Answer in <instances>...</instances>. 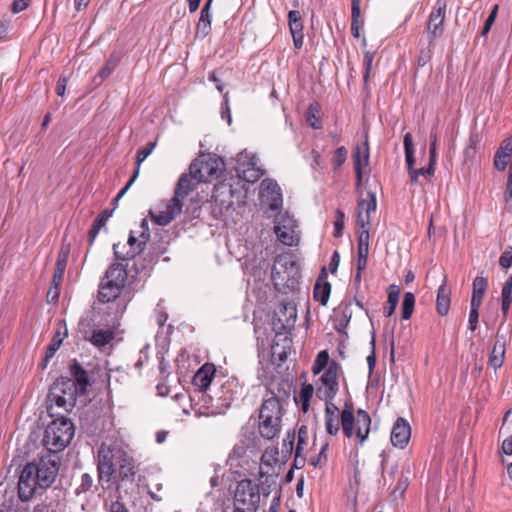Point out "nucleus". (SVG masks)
Returning <instances> with one entry per match:
<instances>
[{
  "instance_id": "f257e3e1",
  "label": "nucleus",
  "mask_w": 512,
  "mask_h": 512,
  "mask_svg": "<svg viewBox=\"0 0 512 512\" xmlns=\"http://www.w3.org/2000/svg\"><path fill=\"white\" fill-rule=\"evenodd\" d=\"M59 450H47L39 460L27 463L19 477L18 495L22 501L30 500L38 490L49 488L60 468Z\"/></svg>"
},
{
  "instance_id": "f03ea898",
  "label": "nucleus",
  "mask_w": 512,
  "mask_h": 512,
  "mask_svg": "<svg viewBox=\"0 0 512 512\" xmlns=\"http://www.w3.org/2000/svg\"><path fill=\"white\" fill-rule=\"evenodd\" d=\"M97 468L99 478L106 481H110L116 471L122 479H132L137 472L134 459L125 450H99Z\"/></svg>"
},
{
  "instance_id": "7ed1b4c3",
  "label": "nucleus",
  "mask_w": 512,
  "mask_h": 512,
  "mask_svg": "<svg viewBox=\"0 0 512 512\" xmlns=\"http://www.w3.org/2000/svg\"><path fill=\"white\" fill-rule=\"evenodd\" d=\"M290 398V386L284 381L270 383L266 387L262 403L258 409L259 415L268 418L283 419Z\"/></svg>"
},
{
  "instance_id": "20e7f679",
  "label": "nucleus",
  "mask_w": 512,
  "mask_h": 512,
  "mask_svg": "<svg viewBox=\"0 0 512 512\" xmlns=\"http://www.w3.org/2000/svg\"><path fill=\"white\" fill-rule=\"evenodd\" d=\"M127 279V267L123 263L116 262L109 265L99 284V302L108 303L118 298L126 285Z\"/></svg>"
},
{
  "instance_id": "39448f33",
  "label": "nucleus",
  "mask_w": 512,
  "mask_h": 512,
  "mask_svg": "<svg viewBox=\"0 0 512 512\" xmlns=\"http://www.w3.org/2000/svg\"><path fill=\"white\" fill-rule=\"evenodd\" d=\"M271 277L277 291L294 292L298 289L301 278L300 267L287 257H279L272 267Z\"/></svg>"
},
{
  "instance_id": "423d86ee",
  "label": "nucleus",
  "mask_w": 512,
  "mask_h": 512,
  "mask_svg": "<svg viewBox=\"0 0 512 512\" xmlns=\"http://www.w3.org/2000/svg\"><path fill=\"white\" fill-rule=\"evenodd\" d=\"M239 398V385L235 379H227L220 382L215 381L209 393H207L206 404L213 412L222 414L232 403Z\"/></svg>"
},
{
  "instance_id": "0eeeda50",
  "label": "nucleus",
  "mask_w": 512,
  "mask_h": 512,
  "mask_svg": "<svg viewBox=\"0 0 512 512\" xmlns=\"http://www.w3.org/2000/svg\"><path fill=\"white\" fill-rule=\"evenodd\" d=\"M371 418L368 412L363 409L357 411V418L353 413V404L346 402L341 412V426L344 435L347 438H351L354 435V429L356 427V437L358 443L362 444L368 437L370 430Z\"/></svg>"
},
{
  "instance_id": "6e6552de",
  "label": "nucleus",
  "mask_w": 512,
  "mask_h": 512,
  "mask_svg": "<svg viewBox=\"0 0 512 512\" xmlns=\"http://www.w3.org/2000/svg\"><path fill=\"white\" fill-rule=\"evenodd\" d=\"M75 434V427L72 421L65 415L54 417L43 432L41 443L44 448L49 445L66 448Z\"/></svg>"
},
{
  "instance_id": "1a4fd4ad",
  "label": "nucleus",
  "mask_w": 512,
  "mask_h": 512,
  "mask_svg": "<svg viewBox=\"0 0 512 512\" xmlns=\"http://www.w3.org/2000/svg\"><path fill=\"white\" fill-rule=\"evenodd\" d=\"M260 501L258 487L250 480H242L238 483L234 495L236 511L255 512Z\"/></svg>"
},
{
  "instance_id": "9d476101",
  "label": "nucleus",
  "mask_w": 512,
  "mask_h": 512,
  "mask_svg": "<svg viewBox=\"0 0 512 512\" xmlns=\"http://www.w3.org/2000/svg\"><path fill=\"white\" fill-rule=\"evenodd\" d=\"M223 162L221 159L207 155L204 158L192 161L189 166L190 173L197 179V183L199 182H210L214 179H217L222 174V166Z\"/></svg>"
},
{
  "instance_id": "9b49d317",
  "label": "nucleus",
  "mask_w": 512,
  "mask_h": 512,
  "mask_svg": "<svg viewBox=\"0 0 512 512\" xmlns=\"http://www.w3.org/2000/svg\"><path fill=\"white\" fill-rule=\"evenodd\" d=\"M341 369V365L337 361H330L328 368L319 378V382L322 386L316 388L315 393L318 399L335 398L339 391L338 378Z\"/></svg>"
},
{
  "instance_id": "f8f14e48",
  "label": "nucleus",
  "mask_w": 512,
  "mask_h": 512,
  "mask_svg": "<svg viewBox=\"0 0 512 512\" xmlns=\"http://www.w3.org/2000/svg\"><path fill=\"white\" fill-rule=\"evenodd\" d=\"M296 319V305L293 302H282L274 312L272 329L276 335L287 334L294 327Z\"/></svg>"
},
{
  "instance_id": "ddd939ff",
  "label": "nucleus",
  "mask_w": 512,
  "mask_h": 512,
  "mask_svg": "<svg viewBox=\"0 0 512 512\" xmlns=\"http://www.w3.org/2000/svg\"><path fill=\"white\" fill-rule=\"evenodd\" d=\"M447 9V0H437L429 15L427 22V35L430 46H435V39L444 33V21Z\"/></svg>"
},
{
  "instance_id": "4468645a",
  "label": "nucleus",
  "mask_w": 512,
  "mask_h": 512,
  "mask_svg": "<svg viewBox=\"0 0 512 512\" xmlns=\"http://www.w3.org/2000/svg\"><path fill=\"white\" fill-rule=\"evenodd\" d=\"M295 220L287 212H279L274 220V233L277 239L286 246L295 244Z\"/></svg>"
},
{
  "instance_id": "2eb2a0df",
  "label": "nucleus",
  "mask_w": 512,
  "mask_h": 512,
  "mask_svg": "<svg viewBox=\"0 0 512 512\" xmlns=\"http://www.w3.org/2000/svg\"><path fill=\"white\" fill-rule=\"evenodd\" d=\"M75 405L76 401H74V398H69L50 388L46 400V409L48 415L51 418L60 417L61 415H64L62 412L55 411V408L62 409L64 413H69L73 410Z\"/></svg>"
},
{
  "instance_id": "dca6fc26",
  "label": "nucleus",
  "mask_w": 512,
  "mask_h": 512,
  "mask_svg": "<svg viewBox=\"0 0 512 512\" xmlns=\"http://www.w3.org/2000/svg\"><path fill=\"white\" fill-rule=\"evenodd\" d=\"M283 419L258 416V432L261 438L277 445L282 431Z\"/></svg>"
},
{
  "instance_id": "f3484780",
  "label": "nucleus",
  "mask_w": 512,
  "mask_h": 512,
  "mask_svg": "<svg viewBox=\"0 0 512 512\" xmlns=\"http://www.w3.org/2000/svg\"><path fill=\"white\" fill-rule=\"evenodd\" d=\"M215 374V365L213 363H205L194 374L192 378V385L196 390L199 392H204L207 396V393L210 392L213 384L215 383Z\"/></svg>"
},
{
  "instance_id": "a211bd4d",
  "label": "nucleus",
  "mask_w": 512,
  "mask_h": 512,
  "mask_svg": "<svg viewBox=\"0 0 512 512\" xmlns=\"http://www.w3.org/2000/svg\"><path fill=\"white\" fill-rule=\"evenodd\" d=\"M261 195L266 198L270 210L281 211L283 206V196L281 188L275 180L266 179L262 181Z\"/></svg>"
},
{
  "instance_id": "6ab92c4d",
  "label": "nucleus",
  "mask_w": 512,
  "mask_h": 512,
  "mask_svg": "<svg viewBox=\"0 0 512 512\" xmlns=\"http://www.w3.org/2000/svg\"><path fill=\"white\" fill-rule=\"evenodd\" d=\"M183 204H178L176 199H171L166 208L159 213L149 212L151 219L160 226H166L172 222L182 211Z\"/></svg>"
},
{
  "instance_id": "aec40b11",
  "label": "nucleus",
  "mask_w": 512,
  "mask_h": 512,
  "mask_svg": "<svg viewBox=\"0 0 512 512\" xmlns=\"http://www.w3.org/2000/svg\"><path fill=\"white\" fill-rule=\"evenodd\" d=\"M411 437V427L402 417H399L394 423L391 431V443L393 446L404 448Z\"/></svg>"
},
{
  "instance_id": "412c9836",
  "label": "nucleus",
  "mask_w": 512,
  "mask_h": 512,
  "mask_svg": "<svg viewBox=\"0 0 512 512\" xmlns=\"http://www.w3.org/2000/svg\"><path fill=\"white\" fill-rule=\"evenodd\" d=\"M69 372L73 384H75L78 389V393L84 396L87 392L88 386L90 385L88 372L77 360L72 361L69 366Z\"/></svg>"
},
{
  "instance_id": "4be33fe9",
  "label": "nucleus",
  "mask_w": 512,
  "mask_h": 512,
  "mask_svg": "<svg viewBox=\"0 0 512 512\" xmlns=\"http://www.w3.org/2000/svg\"><path fill=\"white\" fill-rule=\"evenodd\" d=\"M68 331L64 321H59L56 332L47 347L45 356L41 363V368L45 369L48 362L53 358L57 350L60 348L64 339L67 337Z\"/></svg>"
},
{
  "instance_id": "5701e85b",
  "label": "nucleus",
  "mask_w": 512,
  "mask_h": 512,
  "mask_svg": "<svg viewBox=\"0 0 512 512\" xmlns=\"http://www.w3.org/2000/svg\"><path fill=\"white\" fill-rule=\"evenodd\" d=\"M331 293V284L327 281L326 268L323 267L313 289V298L316 302L325 306Z\"/></svg>"
},
{
  "instance_id": "b1692460",
  "label": "nucleus",
  "mask_w": 512,
  "mask_h": 512,
  "mask_svg": "<svg viewBox=\"0 0 512 512\" xmlns=\"http://www.w3.org/2000/svg\"><path fill=\"white\" fill-rule=\"evenodd\" d=\"M195 181L197 182V179L192 173H183L178 179L172 199H176L178 204H182L181 200L195 188Z\"/></svg>"
},
{
  "instance_id": "393cba45",
  "label": "nucleus",
  "mask_w": 512,
  "mask_h": 512,
  "mask_svg": "<svg viewBox=\"0 0 512 512\" xmlns=\"http://www.w3.org/2000/svg\"><path fill=\"white\" fill-rule=\"evenodd\" d=\"M212 0H207L200 12L199 21L196 27V36L205 38L211 32L212 14L210 12Z\"/></svg>"
},
{
  "instance_id": "a878e982",
  "label": "nucleus",
  "mask_w": 512,
  "mask_h": 512,
  "mask_svg": "<svg viewBox=\"0 0 512 512\" xmlns=\"http://www.w3.org/2000/svg\"><path fill=\"white\" fill-rule=\"evenodd\" d=\"M50 388L69 398H74V401L81 396L70 377L61 376L57 378Z\"/></svg>"
},
{
  "instance_id": "bb28decb",
  "label": "nucleus",
  "mask_w": 512,
  "mask_h": 512,
  "mask_svg": "<svg viewBox=\"0 0 512 512\" xmlns=\"http://www.w3.org/2000/svg\"><path fill=\"white\" fill-rule=\"evenodd\" d=\"M472 286L470 306L480 308L483 297L488 289V279L483 276H476L473 280Z\"/></svg>"
},
{
  "instance_id": "cd10ccee",
  "label": "nucleus",
  "mask_w": 512,
  "mask_h": 512,
  "mask_svg": "<svg viewBox=\"0 0 512 512\" xmlns=\"http://www.w3.org/2000/svg\"><path fill=\"white\" fill-rule=\"evenodd\" d=\"M451 291L444 281L437 290L436 310L440 316H446L451 304Z\"/></svg>"
},
{
  "instance_id": "c85d7f7f",
  "label": "nucleus",
  "mask_w": 512,
  "mask_h": 512,
  "mask_svg": "<svg viewBox=\"0 0 512 512\" xmlns=\"http://www.w3.org/2000/svg\"><path fill=\"white\" fill-rule=\"evenodd\" d=\"M370 234L366 231H359L358 235V270H365L368 263Z\"/></svg>"
},
{
  "instance_id": "c756f323",
  "label": "nucleus",
  "mask_w": 512,
  "mask_h": 512,
  "mask_svg": "<svg viewBox=\"0 0 512 512\" xmlns=\"http://www.w3.org/2000/svg\"><path fill=\"white\" fill-rule=\"evenodd\" d=\"M113 209L108 210L105 209L101 213L97 215V217L93 220V223L91 225V228L88 232V243L89 246H92L97 235L99 234L100 230L105 227L107 220L112 216Z\"/></svg>"
},
{
  "instance_id": "7c9ffc66",
  "label": "nucleus",
  "mask_w": 512,
  "mask_h": 512,
  "mask_svg": "<svg viewBox=\"0 0 512 512\" xmlns=\"http://www.w3.org/2000/svg\"><path fill=\"white\" fill-rule=\"evenodd\" d=\"M505 352V342H500V340H496L488 359V364L494 370L499 369L503 365L505 359Z\"/></svg>"
},
{
  "instance_id": "2f4dec72",
  "label": "nucleus",
  "mask_w": 512,
  "mask_h": 512,
  "mask_svg": "<svg viewBox=\"0 0 512 512\" xmlns=\"http://www.w3.org/2000/svg\"><path fill=\"white\" fill-rule=\"evenodd\" d=\"M400 292H401V289L398 285L391 284L388 287L387 303L383 308V313H384L385 317H390L395 312L396 307L399 302Z\"/></svg>"
},
{
  "instance_id": "473e14b6",
  "label": "nucleus",
  "mask_w": 512,
  "mask_h": 512,
  "mask_svg": "<svg viewBox=\"0 0 512 512\" xmlns=\"http://www.w3.org/2000/svg\"><path fill=\"white\" fill-rule=\"evenodd\" d=\"M435 165L436 162H431V158L429 157V163L426 167H421L419 169L414 168L411 172H409L410 182L413 185L420 184L419 177L422 176L425 180L429 181L434 176L435 173Z\"/></svg>"
},
{
  "instance_id": "72a5a7b5",
  "label": "nucleus",
  "mask_w": 512,
  "mask_h": 512,
  "mask_svg": "<svg viewBox=\"0 0 512 512\" xmlns=\"http://www.w3.org/2000/svg\"><path fill=\"white\" fill-rule=\"evenodd\" d=\"M353 165H354V171H357V168L359 171H363V167H367L369 164V146L368 142L365 141L363 143V152L361 151V148L357 146L353 151Z\"/></svg>"
},
{
  "instance_id": "f704fd0d",
  "label": "nucleus",
  "mask_w": 512,
  "mask_h": 512,
  "mask_svg": "<svg viewBox=\"0 0 512 512\" xmlns=\"http://www.w3.org/2000/svg\"><path fill=\"white\" fill-rule=\"evenodd\" d=\"M314 393L312 384L304 383L300 389L298 396L294 397L296 404L300 405L301 410L307 413L310 407V400Z\"/></svg>"
},
{
  "instance_id": "c9c22d12",
  "label": "nucleus",
  "mask_w": 512,
  "mask_h": 512,
  "mask_svg": "<svg viewBox=\"0 0 512 512\" xmlns=\"http://www.w3.org/2000/svg\"><path fill=\"white\" fill-rule=\"evenodd\" d=\"M360 4L361 0H351V34L355 38L360 37V28L363 25V22L360 21Z\"/></svg>"
},
{
  "instance_id": "e433bc0d",
  "label": "nucleus",
  "mask_w": 512,
  "mask_h": 512,
  "mask_svg": "<svg viewBox=\"0 0 512 512\" xmlns=\"http://www.w3.org/2000/svg\"><path fill=\"white\" fill-rule=\"evenodd\" d=\"M512 303V275L505 281L501 291V312L506 319Z\"/></svg>"
},
{
  "instance_id": "4c0bfd02",
  "label": "nucleus",
  "mask_w": 512,
  "mask_h": 512,
  "mask_svg": "<svg viewBox=\"0 0 512 512\" xmlns=\"http://www.w3.org/2000/svg\"><path fill=\"white\" fill-rule=\"evenodd\" d=\"M114 339V332L112 330H94L90 338L91 343L96 347H104Z\"/></svg>"
},
{
  "instance_id": "58836bf2",
  "label": "nucleus",
  "mask_w": 512,
  "mask_h": 512,
  "mask_svg": "<svg viewBox=\"0 0 512 512\" xmlns=\"http://www.w3.org/2000/svg\"><path fill=\"white\" fill-rule=\"evenodd\" d=\"M404 144V152H405V161L408 173L411 172L415 167V157H414V147L412 136L410 133H406L403 139Z\"/></svg>"
},
{
  "instance_id": "ea45409f",
  "label": "nucleus",
  "mask_w": 512,
  "mask_h": 512,
  "mask_svg": "<svg viewBox=\"0 0 512 512\" xmlns=\"http://www.w3.org/2000/svg\"><path fill=\"white\" fill-rule=\"evenodd\" d=\"M288 24L291 34H304V24L300 11L290 10L288 13Z\"/></svg>"
},
{
  "instance_id": "a19ab883",
  "label": "nucleus",
  "mask_w": 512,
  "mask_h": 512,
  "mask_svg": "<svg viewBox=\"0 0 512 512\" xmlns=\"http://www.w3.org/2000/svg\"><path fill=\"white\" fill-rule=\"evenodd\" d=\"M312 450H295V461H297V458L299 456L304 455L305 457L309 456L308 462L313 467H322L327 462V455L325 453V450H320L317 456L309 455V452Z\"/></svg>"
},
{
  "instance_id": "79ce46f5",
  "label": "nucleus",
  "mask_w": 512,
  "mask_h": 512,
  "mask_svg": "<svg viewBox=\"0 0 512 512\" xmlns=\"http://www.w3.org/2000/svg\"><path fill=\"white\" fill-rule=\"evenodd\" d=\"M113 253L117 261H129L135 258V253L127 248L126 244L114 243Z\"/></svg>"
},
{
  "instance_id": "37998d69",
  "label": "nucleus",
  "mask_w": 512,
  "mask_h": 512,
  "mask_svg": "<svg viewBox=\"0 0 512 512\" xmlns=\"http://www.w3.org/2000/svg\"><path fill=\"white\" fill-rule=\"evenodd\" d=\"M415 306V296L412 292H406L402 301V319L409 320Z\"/></svg>"
},
{
  "instance_id": "c03bdc74",
  "label": "nucleus",
  "mask_w": 512,
  "mask_h": 512,
  "mask_svg": "<svg viewBox=\"0 0 512 512\" xmlns=\"http://www.w3.org/2000/svg\"><path fill=\"white\" fill-rule=\"evenodd\" d=\"M118 63H119V58L114 54L110 55V57L107 59L105 65L99 71V73L97 74L95 79L97 77H99L102 81V80L108 78L112 74V72L116 69V67L118 66Z\"/></svg>"
},
{
  "instance_id": "a18cd8bd",
  "label": "nucleus",
  "mask_w": 512,
  "mask_h": 512,
  "mask_svg": "<svg viewBox=\"0 0 512 512\" xmlns=\"http://www.w3.org/2000/svg\"><path fill=\"white\" fill-rule=\"evenodd\" d=\"M479 143V135L477 133H471L469 136V143L464 149L463 157L464 161L468 162L475 158L477 144Z\"/></svg>"
},
{
  "instance_id": "49530a36",
  "label": "nucleus",
  "mask_w": 512,
  "mask_h": 512,
  "mask_svg": "<svg viewBox=\"0 0 512 512\" xmlns=\"http://www.w3.org/2000/svg\"><path fill=\"white\" fill-rule=\"evenodd\" d=\"M368 197H369L368 200L362 199L359 201L358 211H361L362 213H363V211H365L366 215L370 216V214L372 212L376 211L377 201H376V195L374 192H369Z\"/></svg>"
},
{
  "instance_id": "de8ad7c7",
  "label": "nucleus",
  "mask_w": 512,
  "mask_h": 512,
  "mask_svg": "<svg viewBox=\"0 0 512 512\" xmlns=\"http://www.w3.org/2000/svg\"><path fill=\"white\" fill-rule=\"evenodd\" d=\"M329 364V353L327 350H322L316 356V359L312 367V371L314 374H318L326 367L328 368Z\"/></svg>"
},
{
  "instance_id": "09e8293b",
  "label": "nucleus",
  "mask_w": 512,
  "mask_h": 512,
  "mask_svg": "<svg viewBox=\"0 0 512 512\" xmlns=\"http://www.w3.org/2000/svg\"><path fill=\"white\" fill-rule=\"evenodd\" d=\"M148 240L146 239H138L133 234V232L130 233L128 240H127V247L129 250L133 251L135 253V257L139 255L145 248L146 242Z\"/></svg>"
},
{
  "instance_id": "8fccbe9b",
  "label": "nucleus",
  "mask_w": 512,
  "mask_h": 512,
  "mask_svg": "<svg viewBox=\"0 0 512 512\" xmlns=\"http://www.w3.org/2000/svg\"><path fill=\"white\" fill-rule=\"evenodd\" d=\"M373 60H374V52L365 51L364 56H363V69H364L363 81H364L365 86H367L369 78H370Z\"/></svg>"
},
{
  "instance_id": "3c124183",
  "label": "nucleus",
  "mask_w": 512,
  "mask_h": 512,
  "mask_svg": "<svg viewBox=\"0 0 512 512\" xmlns=\"http://www.w3.org/2000/svg\"><path fill=\"white\" fill-rule=\"evenodd\" d=\"M348 151L344 146L338 147L332 157L333 170L337 171L345 163Z\"/></svg>"
},
{
  "instance_id": "603ef678",
  "label": "nucleus",
  "mask_w": 512,
  "mask_h": 512,
  "mask_svg": "<svg viewBox=\"0 0 512 512\" xmlns=\"http://www.w3.org/2000/svg\"><path fill=\"white\" fill-rule=\"evenodd\" d=\"M344 224H345V214L342 210L337 209L335 212L334 231H333V236L335 238L342 237Z\"/></svg>"
},
{
  "instance_id": "864d4df0",
  "label": "nucleus",
  "mask_w": 512,
  "mask_h": 512,
  "mask_svg": "<svg viewBox=\"0 0 512 512\" xmlns=\"http://www.w3.org/2000/svg\"><path fill=\"white\" fill-rule=\"evenodd\" d=\"M156 142H149L145 147L139 149L136 155V168L140 169L141 163L153 152Z\"/></svg>"
},
{
  "instance_id": "5fc2aeb1",
  "label": "nucleus",
  "mask_w": 512,
  "mask_h": 512,
  "mask_svg": "<svg viewBox=\"0 0 512 512\" xmlns=\"http://www.w3.org/2000/svg\"><path fill=\"white\" fill-rule=\"evenodd\" d=\"M69 254H70V247L63 245L58 252L56 269H60L63 271L66 270Z\"/></svg>"
},
{
  "instance_id": "6e6d98bb",
  "label": "nucleus",
  "mask_w": 512,
  "mask_h": 512,
  "mask_svg": "<svg viewBox=\"0 0 512 512\" xmlns=\"http://www.w3.org/2000/svg\"><path fill=\"white\" fill-rule=\"evenodd\" d=\"M278 450H264V453L261 456V466H266L273 468V466L278 462L277 454Z\"/></svg>"
},
{
  "instance_id": "4d7b16f0",
  "label": "nucleus",
  "mask_w": 512,
  "mask_h": 512,
  "mask_svg": "<svg viewBox=\"0 0 512 512\" xmlns=\"http://www.w3.org/2000/svg\"><path fill=\"white\" fill-rule=\"evenodd\" d=\"M138 177V168L134 170L133 175L131 176L130 180L126 183V185L119 191V193L116 195V197L112 200V205L114 207L117 206L118 201L127 193V191L130 189L134 181ZM115 208H113L114 210Z\"/></svg>"
},
{
  "instance_id": "13d9d810",
  "label": "nucleus",
  "mask_w": 512,
  "mask_h": 512,
  "mask_svg": "<svg viewBox=\"0 0 512 512\" xmlns=\"http://www.w3.org/2000/svg\"><path fill=\"white\" fill-rule=\"evenodd\" d=\"M319 110L314 105H310L307 110V122L313 129H319V117L317 116Z\"/></svg>"
},
{
  "instance_id": "bf43d9fd",
  "label": "nucleus",
  "mask_w": 512,
  "mask_h": 512,
  "mask_svg": "<svg viewBox=\"0 0 512 512\" xmlns=\"http://www.w3.org/2000/svg\"><path fill=\"white\" fill-rule=\"evenodd\" d=\"M221 118L223 120H226L229 125L232 122L231 111H230V107H229V93L228 92H225L223 94V102L221 105Z\"/></svg>"
},
{
  "instance_id": "052dcab7",
  "label": "nucleus",
  "mask_w": 512,
  "mask_h": 512,
  "mask_svg": "<svg viewBox=\"0 0 512 512\" xmlns=\"http://www.w3.org/2000/svg\"><path fill=\"white\" fill-rule=\"evenodd\" d=\"M430 146H429V157L431 158V162H437V142H438V135L436 131L432 130L430 132Z\"/></svg>"
},
{
  "instance_id": "680f3d73",
  "label": "nucleus",
  "mask_w": 512,
  "mask_h": 512,
  "mask_svg": "<svg viewBox=\"0 0 512 512\" xmlns=\"http://www.w3.org/2000/svg\"><path fill=\"white\" fill-rule=\"evenodd\" d=\"M92 477L88 473H84L81 476V483L79 487L76 489V494L79 495L81 493H85L89 491L92 487Z\"/></svg>"
},
{
  "instance_id": "e2e57ef3",
  "label": "nucleus",
  "mask_w": 512,
  "mask_h": 512,
  "mask_svg": "<svg viewBox=\"0 0 512 512\" xmlns=\"http://www.w3.org/2000/svg\"><path fill=\"white\" fill-rule=\"evenodd\" d=\"M499 265L505 269L512 266V246L506 247L504 252L501 254L499 258Z\"/></svg>"
},
{
  "instance_id": "0e129e2a",
  "label": "nucleus",
  "mask_w": 512,
  "mask_h": 512,
  "mask_svg": "<svg viewBox=\"0 0 512 512\" xmlns=\"http://www.w3.org/2000/svg\"><path fill=\"white\" fill-rule=\"evenodd\" d=\"M352 317V310H351V303H346L341 311V318L339 321V324L341 327L346 328L351 320Z\"/></svg>"
},
{
  "instance_id": "69168bd1",
  "label": "nucleus",
  "mask_w": 512,
  "mask_h": 512,
  "mask_svg": "<svg viewBox=\"0 0 512 512\" xmlns=\"http://www.w3.org/2000/svg\"><path fill=\"white\" fill-rule=\"evenodd\" d=\"M326 431L330 435H335L339 430L338 417H325Z\"/></svg>"
},
{
  "instance_id": "338daca9",
  "label": "nucleus",
  "mask_w": 512,
  "mask_h": 512,
  "mask_svg": "<svg viewBox=\"0 0 512 512\" xmlns=\"http://www.w3.org/2000/svg\"><path fill=\"white\" fill-rule=\"evenodd\" d=\"M356 224L360 228V231H366L369 234L370 216L363 215L361 211H358Z\"/></svg>"
},
{
  "instance_id": "774afa93",
  "label": "nucleus",
  "mask_w": 512,
  "mask_h": 512,
  "mask_svg": "<svg viewBox=\"0 0 512 512\" xmlns=\"http://www.w3.org/2000/svg\"><path fill=\"white\" fill-rule=\"evenodd\" d=\"M479 308L470 306L468 327L471 331H475L478 327Z\"/></svg>"
}]
</instances>
